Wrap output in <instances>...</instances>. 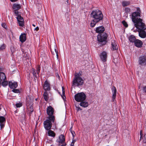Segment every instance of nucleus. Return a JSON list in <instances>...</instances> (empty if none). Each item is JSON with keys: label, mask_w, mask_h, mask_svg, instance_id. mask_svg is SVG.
<instances>
[{"label": "nucleus", "mask_w": 146, "mask_h": 146, "mask_svg": "<svg viewBox=\"0 0 146 146\" xmlns=\"http://www.w3.org/2000/svg\"><path fill=\"white\" fill-rule=\"evenodd\" d=\"M33 99L30 96H28L26 97L27 106H30L31 104H33Z\"/></svg>", "instance_id": "14"}, {"label": "nucleus", "mask_w": 146, "mask_h": 146, "mask_svg": "<svg viewBox=\"0 0 146 146\" xmlns=\"http://www.w3.org/2000/svg\"><path fill=\"white\" fill-rule=\"evenodd\" d=\"M80 102H81L80 104V106L84 108L87 107L88 106V103L87 102H86L84 101Z\"/></svg>", "instance_id": "25"}, {"label": "nucleus", "mask_w": 146, "mask_h": 146, "mask_svg": "<svg viewBox=\"0 0 146 146\" xmlns=\"http://www.w3.org/2000/svg\"><path fill=\"white\" fill-rule=\"evenodd\" d=\"M143 142L144 143H146V140H143Z\"/></svg>", "instance_id": "54"}, {"label": "nucleus", "mask_w": 146, "mask_h": 146, "mask_svg": "<svg viewBox=\"0 0 146 146\" xmlns=\"http://www.w3.org/2000/svg\"><path fill=\"white\" fill-rule=\"evenodd\" d=\"M76 141L75 140H73L72 142V143H75V142Z\"/></svg>", "instance_id": "53"}, {"label": "nucleus", "mask_w": 146, "mask_h": 146, "mask_svg": "<svg viewBox=\"0 0 146 146\" xmlns=\"http://www.w3.org/2000/svg\"><path fill=\"white\" fill-rule=\"evenodd\" d=\"M143 92L146 93V86H145L143 87Z\"/></svg>", "instance_id": "41"}, {"label": "nucleus", "mask_w": 146, "mask_h": 146, "mask_svg": "<svg viewBox=\"0 0 146 146\" xmlns=\"http://www.w3.org/2000/svg\"><path fill=\"white\" fill-rule=\"evenodd\" d=\"M32 74H33L34 76L36 78H37V76L36 74V71L33 68L32 69Z\"/></svg>", "instance_id": "31"}, {"label": "nucleus", "mask_w": 146, "mask_h": 146, "mask_svg": "<svg viewBox=\"0 0 146 146\" xmlns=\"http://www.w3.org/2000/svg\"><path fill=\"white\" fill-rule=\"evenodd\" d=\"M84 83V81L82 78L77 77L74 78L72 82V86L75 87L82 85Z\"/></svg>", "instance_id": "6"}, {"label": "nucleus", "mask_w": 146, "mask_h": 146, "mask_svg": "<svg viewBox=\"0 0 146 146\" xmlns=\"http://www.w3.org/2000/svg\"><path fill=\"white\" fill-rule=\"evenodd\" d=\"M55 52L56 54L57 57H58V52L57 51H56V49H54Z\"/></svg>", "instance_id": "46"}, {"label": "nucleus", "mask_w": 146, "mask_h": 146, "mask_svg": "<svg viewBox=\"0 0 146 146\" xmlns=\"http://www.w3.org/2000/svg\"><path fill=\"white\" fill-rule=\"evenodd\" d=\"M47 113L48 115L47 117H50L52 116L54 117L53 115L54 113V110L50 106H48L46 110Z\"/></svg>", "instance_id": "10"}, {"label": "nucleus", "mask_w": 146, "mask_h": 146, "mask_svg": "<svg viewBox=\"0 0 146 146\" xmlns=\"http://www.w3.org/2000/svg\"><path fill=\"white\" fill-rule=\"evenodd\" d=\"M48 130L49 131L48 133V135L49 136L54 137L55 136V133L54 132V131L51 130H50V129Z\"/></svg>", "instance_id": "27"}, {"label": "nucleus", "mask_w": 146, "mask_h": 146, "mask_svg": "<svg viewBox=\"0 0 146 146\" xmlns=\"http://www.w3.org/2000/svg\"><path fill=\"white\" fill-rule=\"evenodd\" d=\"M76 110H77V111H78L79 110H81L82 109L80 108V107H77L76 106Z\"/></svg>", "instance_id": "43"}, {"label": "nucleus", "mask_w": 146, "mask_h": 146, "mask_svg": "<svg viewBox=\"0 0 146 146\" xmlns=\"http://www.w3.org/2000/svg\"><path fill=\"white\" fill-rule=\"evenodd\" d=\"M134 44L136 47L140 48L142 46L143 42L141 40L139 39H136L135 42Z\"/></svg>", "instance_id": "18"}, {"label": "nucleus", "mask_w": 146, "mask_h": 146, "mask_svg": "<svg viewBox=\"0 0 146 146\" xmlns=\"http://www.w3.org/2000/svg\"><path fill=\"white\" fill-rule=\"evenodd\" d=\"M61 97H62V98L64 100L65 98H66V96H65V94L64 95H61Z\"/></svg>", "instance_id": "47"}, {"label": "nucleus", "mask_w": 146, "mask_h": 146, "mask_svg": "<svg viewBox=\"0 0 146 146\" xmlns=\"http://www.w3.org/2000/svg\"><path fill=\"white\" fill-rule=\"evenodd\" d=\"M140 135L141 136H143V133H142V131H141L140 132Z\"/></svg>", "instance_id": "50"}, {"label": "nucleus", "mask_w": 146, "mask_h": 146, "mask_svg": "<svg viewBox=\"0 0 146 146\" xmlns=\"http://www.w3.org/2000/svg\"><path fill=\"white\" fill-rule=\"evenodd\" d=\"M90 15L91 17L94 19L90 23V26L92 27H94L97 23L102 20L103 18L102 12L98 10L92 11Z\"/></svg>", "instance_id": "1"}, {"label": "nucleus", "mask_w": 146, "mask_h": 146, "mask_svg": "<svg viewBox=\"0 0 146 146\" xmlns=\"http://www.w3.org/2000/svg\"><path fill=\"white\" fill-rule=\"evenodd\" d=\"M43 88L45 91H49L50 90V85L47 80H46L44 83Z\"/></svg>", "instance_id": "15"}, {"label": "nucleus", "mask_w": 146, "mask_h": 146, "mask_svg": "<svg viewBox=\"0 0 146 146\" xmlns=\"http://www.w3.org/2000/svg\"><path fill=\"white\" fill-rule=\"evenodd\" d=\"M40 66L39 65H38V66L36 68V69L37 70V73L38 74L40 72Z\"/></svg>", "instance_id": "36"}, {"label": "nucleus", "mask_w": 146, "mask_h": 146, "mask_svg": "<svg viewBox=\"0 0 146 146\" xmlns=\"http://www.w3.org/2000/svg\"><path fill=\"white\" fill-rule=\"evenodd\" d=\"M12 2H15L17 0H10Z\"/></svg>", "instance_id": "51"}, {"label": "nucleus", "mask_w": 146, "mask_h": 146, "mask_svg": "<svg viewBox=\"0 0 146 146\" xmlns=\"http://www.w3.org/2000/svg\"><path fill=\"white\" fill-rule=\"evenodd\" d=\"M135 27L138 30H145L146 28L145 23L143 22L142 19H139V21L134 23Z\"/></svg>", "instance_id": "5"}, {"label": "nucleus", "mask_w": 146, "mask_h": 146, "mask_svg": "<svg viewBox=\"0 0 146 146\" xmlns=\"http://www.w3.org/2000/svg\"><path fill=\"white\" fill-rule=\"evenodd\" d=\"M139 64L142 66H145L146 65V56L145 55L141 56L139 59Z\"/></svg>", "instance_id": "9"}, {"label": "nucleus", "mask_w": 146, "mask_h": 146, "mask_svg": "<svg viewBox=\"0 0 146 146\" xmlns=\"http://www.w3.org/2000/svg\"><path fill=\"white\" fill-rule=\"evenodd\" d=\"M71 129H72V128H71L70 129V132L72 135V136H73V138H74V134H75V132L74 131H72L71 130Z\"/></svg>", "instance_id": "39"}, {"label": "nucleus", "mask_w": 146, "mask_h": 146, "mask_svg": "<svg viewBox=\"0 0 146 146\" xmlns=\"http://www.w3.org/2000/svg\"><path fill=\"white\" fill-rule=\"evenodd\" d=\"M123 25L126 27H127L128 26V24L127 22L125 21H122Z\"/></svg>", "instance_id": "34"}, {"label": "nucleus", "mask_w": 146, "mask_h": 146, "mask_svg": "<svg viewBox=\"0 0 146 146\" xmlns=\"http://www.w3.org/2000/svg\"><path fill=\"white\" fill-rule=\"evenodd\" d=\"M12 91L15 93H19V91L18 89H13L12 90Z\"/></svg>", "instance_id": "37"}, {"label": "nucleus", "mask_w": 146, "mask_h": 146, "mask_svg": "<svg viewBox=\"0 0 146 146\" xmlns=\"http://www.w3.org/2000/svg\"><path fill=\"white\" fill-rule=\"evenodd\" d=\"M71 146H74V143H71V144H70Z\"/></svg>", "instance_id": "52"}, {"label": "nucleus", "mask_w": 146, "mask_h": 146, "mask_svg": "<svg viewBox=\"0 0 146 146\" xmlns=\"http://www.w3.org/2000/svg\"><path fill=\"white\" fill-rule=\"evenodd\" d=\"M128 39L130 42L133 43H134L135 41L136 40L135 36L133 35L130 36L128 37Z\"/></svg>", "instance_id": "23"}, {"label": "nucleus", "mask_w": 146, "mask_h": 146, "mask_svg": "<svg viewBox=\"0 0 146 146\" xmlns=\"http://www.w3.org/2000/svg\"><path fill=\"white\" fill-rule=\"evenodd\" d=\"M100 56L101 60L103 62H105L106 61L107 57V54L106 52L105 51L103 52L100 54Z\"/></svg>", "instance_id": "11"}, {"label": "nucleus", "mask_w": 146, "mask_h": 146, "mask_svg": "<svg viewBox=\"0 0 146 146\" xmlns=\"http://www.w3.org/2000/svg\"><path fill=\"white\" fill-rule=\"evenodd\" d=\"M130 9L128 8H126L125 9V11L126 12H129L130 11Z\"/></svg>", "instance_id": "45"}, {"label": "nucleus", "mask_w": 146, "mask_h": 146, "mask_svg": "<svg viewBox=\"0 0 146 146\" xmlns=\"http://www.w3.org/2000/svg\"><path fill=\"white\" fill-rule=\"evenodd\" d=\"M62 95H64L65 94L64 88L63 87H62Z\"/></svg>", "instance_id": "44"}, {"label": "nucleus", "mask_w": 146, "mask_h": 146, "mask_svg": "<svg viewBox=\"0 0 146 146\" xmlns=\"http://www.w3.org/2000/svg\"><path fill=\"white\" fill-rule=\"evenodd\" d=\"M55 120V117H47V119L44 122V126L45 129L48 130L51 129L52 123H53Z\"/></svg>", "instance_id": "2"}, {"label": "nucleus", "mask_w": 146, "mask_h": 146, "mask_svg": "<svg viewBox=\"0 0 146 146\" xmlns=\"http://www.w3.org/2000/svg\"><path fill=\"white\" fill-rule=\"evenodd\" d=\"M112 96V101L113 102L115 99L116 98L117 92V90L115 87L114 86H113L111 89Z\"/></svg>", "instance_id": "16"}, {"label": "nucleus", "mask_w": 146, "mask_h": 146, "mask_svg": "<svg viewBox=\"0 0 146 146\" xmlns=\"http://www.w3.org/2000/svg\"><path fill=\"white\" fill-rule=\"evenodd\" d=\"M19 25L20 26L23 27L24 25V22L23 18L21 16L18 15L17 17Z\"/></svg>", "instance_id": "12"}, {"label": "nucleus", "mask_w": 146, "mask_h": 146, "mask_svg": "<svg viewBox=\"0 0 146 146\" xmlns=\"http://www.w3.org/2000/svg\"><path fill=\"white\" fill-rule=\"evenodd\" d=\"M5 122V118L4 117L0 116V126L1 129L4 127Z\"/></svg>", "instance_id": "13"}, {"label": "nucleus", "mask_w": 146, "mask_h": 146, "mask_svg": "<svg viewBox=\"0 0 146 146\" xmlns=\"http://www.w3.org/2000/svg\"><path fill=\"white\" fill-rule=\"evenodd\" d=\"M13 7L14 10H19L21 8V6L20 4L14 3L13 4Z\"/></svg>", "instance_id": "24"}, {"label": "nucleus", "mask_w": 146, "mask_h": 146, "mask_svg": "<svg viewBox=\"0 0 146 146\" xmlns=\"http://www.w3.org/2000/svg\"><path fill=\"white\" fill-rule=\"evenodd\" d=\"M33 104H31L30 106H27V108L29 111V114H30L33 111Z\"/></svg>", "instance_id": "26"}, {"label": "nucleus", "mask_w": 146, "mask_h": 146, "mask_svg": "<svg viewBox=\"0 0 146 146\" xmlns=\"http://www.w3.org/2000/svg\"><path fill=\"white\" fill-rule=\"evenodd\" d=\"M18 10H14L15 13V15L16 16H18V15H19V12L18 11Z\"/></svg>", "instance_id": "38"}, {"label": "nucleus", "mask_w": 146, "mask_h": 146, "mask_svg": "<svg viewBox=\"0 0 146 146\" xmlns=\"http://www.w3.org/2000/svg\"><path fill=\"white\" fill-rule=\"evenodd\" d=\"M105 30V28L103 26H101L96 28V33H101L104 31Z\"/></svg>", "instance_id": "21"}, {"label": "nucleus", "mask_w": 146, "mask_h": 146, "mask_svg": "<svg viewBox=\"0 0 146 146\" xmlns=\"http://www.w3.org/2000/svg\"><path fill=\"white\" fill-rule=\"evenodd\" d=\"M1 105H0V110H1Z\"/></svg>", "instance_id": "57"}, {"label": "nucleus", "mask_w": 146, "mask_h": 146, "mask_svg": "<svg viewBox=\"0 0 146 146\" xmlns=\"http://www.w3.org/2000/svg\"><path fill=\"white\" fill-rule=\"evenodd\" d=\"M34 2L36 4H39L40 3V0H35Z\"/></svg>", "instance_id": "40"}, {"label": "nucleus", "mask_w": 146, "mask_h": 146, "mask_svg": "<svg viewBox=\"0 0 146 146\" xmlns=\"http://www.w3.org/2000/svg\"><path fill=\"white\" fill-rule=\"evenodd\" d=\"M6 47L5 45V44H3L0 45V50H3V49H4Z\"/></svg>", "instance_id": "33"}, {"label": "nucleus", "mask_w": 146, "mask_h": 146, "mask_svg": "<svg viewBox=\"0 0 146 146\" xmlns=\"http://www.w3.org/2000/svg\"><path fill=\"white\" fill-rule=\"evenodd\" d=\"M43 96L44 99L45 101H47L48 99V92L45 91L43 94Z\"/></svg>", "instance_id": "29"}, {"label": "nucleus", "mask_w": 146, "mask_h": 146, "mask_svg": "<svg viewBox=\"0 0 146 146\" xmlns=\"http://www.w3.org/2000/svg\"><path fill=\"white\" fill-rule=\"evenodd\" d=\"M9 85L11 88H15L17 86V83L16 82H9Z\"/></svg>", "instance_id": "22"}, {"label": "nucleus", "mask_w": 146, "mask_h": 146, "mask_svg": "<svg viewBox=\"0 0 146 146\" xmlns=\"http://www.w3.org/2000/svg\"><path fill=\"white\" fill-rule=\"evenodd\" d=\"M56 76L59 79L60 78L58 74H56Z\"/></svg>", "instance_id": "48"}, {"label": "nucleus", "mask_w": 146, "mask_h": 146, "mask_svg": "<svg viewBox=\"0 0 146 146\" xmlns=\"http://www.w3.org/2000/svg\"><path fill=\"white\" fill-rule=\"evenodd\" d=\"M33 25V26H34V27H35V25L34 24H33V25Z\"/></svg>", "instance_id": "56"}, {"label": "nucleus", "mask_w": 146, "mask_h": 146, "mask_svg": "<svg viewBox=\"0 0 146 146\" xmlns=\"http://www.w3.org/2000/svg\"><path fill=\"white\" fill-rule=\"evenodd\" d=\"M22 105V104L20 102L17 103L16 104V106L17 108H20L21 107Z\"/></svg>", "instance_id": "35"}, {"label": "nucleus", "mask_w": 146, "mask_h": 146, "mask_svg": "<svg viewBox=\"0 0 146 146\" xmlns=\"http://www.w3.org/2000/svg\"><path fill=\"white\" fill-rule=\"evenodd\" d=\"M20 41L22 43L25 42L26 40V37L25 34H21L19 37Z\"/></svg>", "instance_id": "20"}, {"label": "nucleus", "mask_w": 146, "mask_h": 146, "mask_svg": "<svg viewBox=\"0 0 146 146\" xmlns=\"http://www.w3.org/2000/svg\"><path fill=\"white\" fill-rule=\"evenodd\" d=\"M68 0H67V3H68Z\"/></svg>", "instance_id": "58"}, {"label": "nucleus", "mask_w": 146, "mask_h": 146, "mask_svg": "<svg viewBox=\"0 0 146 146\" xmlns=\"http://www.w3.org/2000/svg\"><path fill=\"white\" fill-rule=\"evenodd\" d=\"M65 139L64 135H60L59 136L58 139L57 140V142L59 143L58 146H66V144L65 142Z\"/></svg>", "instance_id": "8"}, {"label": "nucleus", "mask_w": 146, "mask_h": 146, "mask_svg": "<svg viewBox=\"0 0 146 146\" xmlns=\"http://www.w3.org/2000/svg\"><path fill=\"white\" fill-rule=\"evenodd\" d=\"M145 30H138L139 36L142 38H145L146 36V33L145 31Z\"/></svg>", "instance_id": "17"}, {"label": "nucleus", "mask_w": 146, "mask_h": 146, "mask_svg": "<svg viewBox=\"0 0 146 146\" xmlns=\"http://www.w3.org/2000/svg\"><path fill=\"white\" fill-rule=\"evenodd\" d=\"M86 98V95L83 92L78 93L75 95V99L78 102L84 101Z\"/></svg>", "instance_id": "7"}, {"label": "nucleus", "mask_w": 146, "mask_h": 146, "mask_svg": "<svg viewBox=\"0 0 146 146\" xmlns=\"http://www.w3.org/2000/svg\"><path fill=\"white\" fill-rule=\"evenodd\" d=\"M141 139H142V136H141L140 140Z\"/></svg>", "instance_id": "55"}, {"label": "nucleus", "mask_w": 146, "mask_h": 146, "mask_svg": "<svg viewBox=\"0 0 146 146\" xmlns=\"http://www.w3.org/2000/svg\"><path fill=\"white\" fill-rule=\"evenodd\" d=\"M122 5L123 7L129 5L130 2L129 1H124L122 2Z\"/></svg>", "instance_id": "28"}, {"label": "nucleus", "mask_w": 146, "mask_h": 146, "mask_svg": "<svg viewBox=\"0 0 146 146\" xmlns=\"http://www.w3.org/2000/svg\"><path fill=\"white\" fill-rule=\"evenodd\" d=\"M82 72L80 71L78 73H76L74 76V78L77 77L79 78H82L80 76H81Z\"/></svg>", "instance_id": "30"}, {"label": "nucleus", "mask_w": 146, "mask_h": 146, "mask_svg": "<svg viewBox=\"0 0 146 146\" xmlns=\"http://www.w3.org/2000/svg\"><path fill=\"white\" fill-rule=\"evenodd\" d=\"M107 35L106 33H103L97 36V38L98 42H102V45H105L106 42V40L107 38Z\"/></svg>", "instance_id": "4"}, {"label": "nucleus", "mask_w": 146, "mask_h": 146, "mask_svg": "<svg viewBox=\"0 0 146 146\" xmlns=\"http://www.w3.org/2000/svg\"><path fill=\"white\" fill-rule=\"evenodd\" d=\"M111 50H116L118 48V46L114 40H112L111 42Z\"/></svg>", "instance_id": "19"}, {"label": "nucleus", "mask_w": 146, "mask_h": 146, "mask_svg": "<svg viewBox=\"0 0 146 146\" xmlns=\"http://www.w3.org/2000/svg\"><path fill=\"white\" fill-rule=\"evenodd\" d=\"M141 11L139 7L137 8V11L133 12L131 15L132 21L134 23L139 21L141 17Z\"/></svg>", "instance_id": "3"}, {"label": "nucleus", "mask_w": 146, "mask_h": 146, "mask_svg": "<svg viewBox=\"0 0 146 146\" xmlns=\"http://www.w3.org/2000/svg\"><path fill=\"white\" fill-rule=\"evenodd\" d=\"M39 30V27H36L35 28V30L38 31Z\"/></svg>", "instance_id": "49"}, {"label": "nucleus", "mask_w": 146, "mask_h": 146, "mask_svg": "<svg viewBox=\"0 0 146 146\" xmlns=\"http://www.w3.org/2000/svg\"><path fill=\"white\" fill-rule=\"evenodd\" d=\"M4 28L6 29L7 28V26L5 23H3L1 25Z\"/></svg>", "instance_id": "42"}, {"label": "nucleus", "mask_w": 146, "mask_h": 146, "mask_svg": "<svg viewBox=\"0 0 146 146\" xmlns=\"http://www.w3.org/2000/svg\"><path fill=\"white\" fill-rule=\"evenodd\" d=\"M1 84H2V85L3 86H6L8 84V82L7 81H5V80H4L3 81H2Z\"/></svg>", "instance_id": "32"}]
</instances>
